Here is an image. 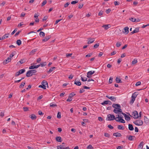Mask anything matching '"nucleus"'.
Instances as JSON below:
<instances>
[{"label":"nucleus","instance_id":"nucleus-51","mask_svg":"<svg viewBox=\"0 0 149 149\" xmlns=\"http://www.w3.org/2000/svg\"><path fill=\"white\" fill-rule=\"evenodd\" d=\"M39 16L38 13H37L35 14L34 15V17L36 18H38V16Z\"/></svg>","mask_w":149,"mask_h":149},{"label":"nucleus","instance_id":"nucleus-40","mask_svg":"<svg viewBox=\"0 0 149 149\" xmlns=\"http://www.w3.org/2000/svg\"><path fill=\"white\" fill-rule=\"evenodd\" d=\"M87 149H94V148L91 145H89L87 147Z\"/></svg>","mask_w":149,"mask_h":149},{"label":"nucleus","instance_id":"nucleus-49","mask_svg":"<svg viewBox=\"0 0 149 149\" xmlns=\"http://www.w3.org/2000/svg\"><path fill=\"white\" fill-rule=\"evenodd\" d=\"M40 35L43 37H44L45 36V33L42 31H40Z\"/></svg>","mask_w":149,"mask_h":149},{"label":"nucleus","instance_id":"nucleus-36","mask_svg":"<svg viewBox=\"0 0 149 149\" xmlns=\"http://www.w3.org/2000/svg\"><path fill=\"white\" fill-rule=\"evenodd\" d=\"M113 111L116 114L119 113L118 108H115Z\"/></svg>","mask_w":149,"mask_h":149},{"label":"nucleus","instance_id":"nucleus-56","mask_svg":"<svg viewBox=\"0 0 149 149\" xmlns=\"http://www.w3.org/2000/svg\"><path fill=\"white\" fill-rule=\"evenodd\" d=\"M111 10L110 9H108L106 11V12L107 14H108L110 13L111 11Z\"/></svg>","mask_w":149,"mask_h":149},{"label":"nucleus","instance_id":"nucleus-18","mask_svg":"<svg viewBox=\"0 0 149 149\" xmlns=\"http://www.w3.org/2000/svg\"><path fill=\"white\" fill-rule=\"evenodd\" d=\"M32 75L31 72L30 71V70H28L26 74V76L27 77H30Z\"/></svg>","mask_w":149,"mask_h":149},{"label":"nucleus","instance_id":"nucleus-63","mask_svg":"<svg viewBox=\"0 0 149 149\" xmlns=\"http://www.w3.org/2000/svg\"><path fill=\"white\" fill-rule=\"evenodd\" d=\"M72 55V53L67 54H66V56L67 57H68L69 56H71Z\"/></svg>","mask_w":149,"mask_h":149},{"label":"nucleus","instance_id":"nucleus-13","mask_svg":"<svg viewBox=\"0 0 149 149\" xmlns=\"http://www.w3.org/2000/svg\"><path fill=\"white\" fill-rule=\"evenodd\" d=\"M51 37L50 36H46L45 37L44 39H42V41L43 42H46L49 40Z\"/></svg>","mask_w":149,"mask_h":149},{"label":"nucleus","instance_id":"nucleus-43","mask_svg":"<svg viewBox=\"0 0 149 149\" xmlns=\"http://www.w3.org/2000/svg\"><path fill=\"white\" fill-rule=\"evenodd\" d=\"M137 63V61L136 59H134L132 62V64L134 65Z\"/></svg>","mask_w":149,"mask_h":149},{"label":"nucleus","instance_id":"nucleus-45","mask_svg":"<svg viewBox=\"0 0 149 149\" xmlns=\"http://www.w3.org/2000/svg\"><path fill=\"white\" fill-rule=\"evenodd\" d=\"M72 97H71L70 96H69L68 97V98L67 99L66 101L68 102L71 101L72 100Z\"/></svg>","mask_w":149,"mask_h":149},{"label":"nucleus","instance_id":"nucleus-21","mask_svg":"<svg viewBox=\"0 0 149 149\" xmlns=\"http://www.w3.org/2000/svg\"><path fill=\"white\" fill-rule=\"evenodd\" d=\"M112 107H113L116 108H118V107H120V106L119 104H113L112 105Z\"/></svg>","mask_w":149,"mask_h":149},{"label":"nucleus","instance_id":"nucleus-54","mask_svg":"<svg viewBox=\"0 0 149 149\" xmlns=\"http://www.w3.org/2000/svg\"><path fill=\"white\" fill-rule=\"evenodd\" d=\"M70 4V3L69 2H68L67 3L65 4L64 5V7L65 8L67 7L68 5Z\"/></svg>","mask_w":149,"mask_h":149},{"label":"nucleus","instance_id":"nucleus-60","mask_svg":"<svg viewBox=\"0 0 149 149\" xmlns=\"http://www.w3.org/2000/svg\"><path fill=\"white\" fill-rule=\"evenodd\" d=\"M92 55V54L90 53L88 54L86 56V57H90Z\"/></svg>","mask_w":149,"mask_h":149},{"label":"nucleus","instance_id":"nucleus-27","mask_svg":"<svg viewBox=\"0 0 149 149\" xmlns=\"http://www.w3.org/2000/svg\"><path fill=\"white\" fill-rule=\"evenodd\" d=\"M55 67H53L51 68L48 71V73H50L51 72L53 71L55 69Z\"/></svg>","mask_w":149,"mask_h":149},{"label":"nucleus","instance_id":"nucleus-62","mask_svg":"<svg viewBox=\"0 0 149 149\" xmlns=\"http://www.w3.org/2000/svg\"><path fill=\"white\" fill-rule=\"evenodd\" d=\"M141 84V82L140 81H138L136 82V84H135V85L136 86H139Z\"/></svg>","mask_w":149,"mask_h":149},{"label":"nucleus","instance_id":"nucleus-28","mask_svg":"<svg viewBox=\"0 0 149 149\" xmlns=\"http://www.w3.org/2000/svg\"><path fill=\"white\" fill-rule=\"evenodd\" d=\"M41 84H43L45 86H46V85L48 86V83L46 81L43 80L42 81Z\"/></svg>","mask_w":149,"mask_h":149},{"label":"nucleus","instance_id":"nucleus-58","mask_svg":"<svg viewBox=\"0 0 149 149\" xmlns=\"http://www.w3.org/2000/svg\"><path fill=\"white\" fill-rule=\"evenodd\" d=\"M87 78H85L84 79L83 77H81V80L83 81H87Z\"/></svg>","mask_w":149,"mask_h":149},{"label":"nucleus","instance_id":"nucleus-55","mask_svg":"<svg viewBox=\"0 0 149 149\" xmlns=\"http://www.w3.org/2000/svg\"><path fill=\"white\" fill-rule=\"evenodd\" d=\"M78 2V1H72L71 3V4H74L76 3H77Z\"/></svg>","mask_w":149,"mask_h":149},{"label":"nucleus","instance_id":"nucleus-59","mask_svg":"<svg viewBox=\"0 0 149 149\" xmlns=\"http://www.w3.org/2000/svg\"><path fill=\"white\" fill-rule=\"evenodd\" d=\"M107 127L108 128L111 129H112L113 128V127L112 126V125H109L107 126Z\"/></svg>","mask_w":149,"mask_h":149},{"label":"nucleus","instance_id":"nucleus-37","mask_svg":"<svg viewBox=\"0 0 149 149\" xmlns=\"http://www.w3.org/2000/svg\"><path fill=\"white\" fill-rule=\"evenodd\" d=\"M137 95L136 94V93L135 92L132 95V98H134L135 99L136 98L137 96Z\"/></svg>","mask_w":149,"mask_h":149},{"label":"nucleus","instance_id":"nucleus-20","mask_svg":"<svg viewBox=\"0 0 149 149\" xmlns=\"http://www.w3.org/2000/svg\"><path fill=\"white\" fill-rule=\"evenodd\" d=\"M128 128L130 131H132L134 129L132 125L130 124H128Z\"/></svg>","mask_w":149,"mask_h":149},{"label":"nucleus","instance_id":"nucleus-29","mask_svg":"<svg viewBox=\"0 0 149 149\" xmlns=\"http://www.w3.org/2000/svg\"><path fill=\"white\" fill-rule=\"evenodd\" d=\"M121 44H122V43H121V42H116V47H119L120 46H121Z\"/></svg>","mask_w":149,"mask_h":149},{"label":"nucleus","instance_id":"nucleus-31","mask_svg":"<svg viewBox=\"0 0 149 149\" xmlns=\"http://www.w3.org/2000/svg\"><path fill=\"white\" fill-rule=\"evenodd\" d=\"M57 106V105L54 102H52L50 104V107H56Z\"/></svg>","mask_w":149,"mask_h":149},{"label":"nucleus","instance_id":"nucleus-41","mask_svg":"<svg viewBox=\"0 0 149 149\" xmlns=\"http://www.w3.org/2000/svg\"><path fill=\"white\" fill-rule=\"evenodd\" d=\"M15 53V52H12L11 54H10L9 57L10 58L13 57L14 56Z\"/></svg>","mask_w":149,"mask_h":149},{"label":"nucleus","instance_id":"nucleus-8","mask_svg":"<svg viewBox=\"0 0 149 149\" xmlns=\"http://www.w3.org/2000/svg\"><path fill=\"white\" fill-rule=\"evenodd\" d=\"M122 114L124 116L126 120L128 121L130 120V118L128 115L123 113H122Z\"/></svg>","mask_w":149,"mask_h":149},{"label":"nucleus","instance_id":"nucleus-17","mask_svg":"<svg viewBox=\"0 0 149 149\" xmlns=\"http://www.w3.org/2000/svg\"><path fill=\"white\" fill-rule=\"evenodd\" d=\"M102 27L104 28L105 29L107 30L111 27V26L110 24H109L103 25Z\"/></svg>","mask_w":149,"mask_h":149},{"label":"nucleus","instance_id":"nucleus-4","mask_svg":"<svg viewBox=\"0 0 149 149\" xmlns=\"http://www.w3.org/2000/svg\"><path fill=\"white\" fill-rule=\"evenodd\" d=\"M25 71V70L24 69H22L19 70V71L17 72L15 74L16 77H17L20 74H22Z\"/></svg>","mask_w":149,"mask_h":149},{"label":"nucleus","instance_id":"nucleus-6","mask_svg":"<svg viewBox=\"0 0 149 149\" xmlns=\"http://www.w3.org/2000/svg\"><path fill=\"white\" fill-rule=\"evenodd\" d=\"M106 97L113 101H115L116 100V98L114 96H109L108 95L106 96Z\"/></svg>","mask_w":149,"mask_h":149},{"label":"nucleus","instance_id":"nucleus-42","mask_svg":"<svg viewBox=\"0 0 149 149\" xmlns=\"http://www.w3.org/2000/svg\"><path fill=\"white\" fill-rule=\"evenodd\" d=\"M25 84V82H22L21 84L19 85V87L20 88H22L24 86Z\"/></svg>","mask_w":149,"mask_h":149},{"label":"nucleus","instance_id":"nucleus-38","mask_svg":"<svg viewBox=\"0 0 149 149\" xmlns=\"http://www.w3.org/2000/svg\"><path fill=\"white\" fill-rule=\"evenodd\" d=\"M129 20L133 22H135L136 21V19L133 17H131L129 18Z\"/></svg>","mask_w":149,"mask_h":149},{"label":"nucleus","instance_id":"nucleus-47","mask_svg":"<svg viewBox=\"0 0 149 149\" xmlns=\"http://www.w3.org/2000/svg\"><path fill=\"white\" fill-rule=\"evenodd\" d=\"M30 71L31 72L32 75L37 72V71L36 70H30Z\"/></svg>","mask_w":149,"mask_h":149},{"label":"nucleus","instance_id":"nucleus-1","mask_svg":"<svg viewBox=\"0 0 149 149\" xmlns=\"http://www.w3.org/2000/svg\"><path fill=\"white\" fill-rule=\"evenodd\" d=\"M106 120H115V116L113 115L109 114L107 116Z\"/></svg>","mask_w":149,"mask_h":149},{"label":"nucleus","instance_id":"nucleus-15","mask_svg":"<svg viewBox=\"0 0 149 149\" xmlns=\"http://www.w3.org/2000/svg\"><path fill=\"white\" fill-rule=\"evenodd\" d=\"M129 28L128 27H126L124 28V31L123 32L124 33H126V34L128 33H129Z\"/></svg>","mask_w":149,"mask_h":149},{"label":"nucleus","instance_id":"nucleus-19","mask_svg":"<svg viewBox=\"0 0 149 149\" xmlns=\"http://www.w3.org/2000/svg\"><path fill=\"white\" fill-rule=\"evenodd\" d=\"M30 118L32 120H34L36 118V116L34 114H32L30 116Z\"/></svg>","mask_w":149,"mask_h":149},{"label":"nucleus","instance_id":"nucleus-23","mask_svg":"<svg viewBox=\"0 0 149 149\" xmlns=\"http://www.w3.org/2000/svg\"><path fill=\"white\" fill-rule=\"evenodd\" d=\"M37 51V49H35L32 50L29 53L30 55H33L35 54V52Z\"/></svg>","mask_w":149,"mask_h":149},{"label":"nucleus","instance_id":"nucleus-44","mask_svg":"<svg viewBox=\"0 0 149 149\" xmlns=\"http://www.w3.org/2000/svg\"><path fill=\"white\" fill-rule=\"evenodd\" d=\"M144 122L146 123H148L149 122V119L146 117L144 116Z\"/></svg>","mask_w":149,"mask_h":149},{"label":"nucleus","instance_id":"nucleus-16","mask_svg":"<svg viewBox=\"0 0 149 149\" xmlns=\"http://www.w3.org/2000/svg\"><path fill=\"white\" fill-rule=\"evenodd\" d=\"M139 28H135V29L133 30V31L131 32V33L132 34H133L134 33H137L139 32Z\"/></svg>","mask_w":149,"mask_h":149},{"label":"nucleus","instance_id":"nucleus-46","mask_svg":"<svg viewBox=\"0 0 149 149\" xmlns=\"http://www.w3.org/2000/svg\"><path fill=\"white\" fill-rule=\"evenodd\" d=\"M25 62V60L24 59H21L19 62L21 64H22Z\"/></svg>","mask_w":149,"mask_h":149},{"label":"nucleus","instance_id":"nucleus-30","mask_svg":"<svg viewBox=\"0 0 149 149\" xmlns=\"http://www.w3.org/2000/svg\"><path fill=\"white\" fill-rule=\"evenodd\" d=\"M57 149H64V148L63 147V146L62 145L57 146Z\"/></svg>","mask_w":149,"mask_h":149},{"label":"nucleus","instance_id":"nucleus-52","mask_svg":"<svg viewBox=\"0 0 149 149\" xmlns=\"http://www.w3.org/2000/svg\"><path fill=\"white\" fill-rule=\"evenodd\" d=\"M104 136L106 137H107L108 138H109L110 137V134L108 133H104Z\"/></svg>","mask_w":149,"mask_h":149},{"label":"nucleus","instance_id":"nucleus-24","mask_svg":"<svg viewBox=\"0 0 149 149\" xmlns=\"http://www.w3.org/2000/svg\"><path fill=\"white\" fill-rule=\"evenodd\" d=\"M135 137L134 136H133L130 135L129 137L128 138V140L130 141H133L134 140V138Z\"/></svg>","mask_w":149,"mask_h":149},{"label":"nucleus","instance_id":"nucleus-64","mask_svg":"<svg viewBox=\"0 0 149 149\" xmlns=\"http://www.w3.org/2000/svg\"><path fill=\"white\" fill-rule=\"evenodd\" d=\"M98 120L100 121H102L103 120V119L101 117H99L98 118Z\"/></svg>","mask_w":149,"mask_h":149},{"label":"nucleus","instance_id":"nucleus-11","mask_svg":"<svg viewBox=\"0 0 149 149\" xmlns=\"http://www.w3.org/2000/svg\"><path fill=\"white\" fill-rule=\"evenodd\" d=\"M113 135L116 137H119L121 136V134L119 132L114 133L113 134Z\"/></svg>","mask_w":149,"mask_h":149},{"label":"nucleus","instance_id":"nucleus-34","mask_svg":"<svg viewBox=\"0 0 149 149\" xmlns=\"http://www.w3.org/2000/svg\"><path fill=\"white\" fill-rule=\"evenodd\" d=\"M47 64V63L46 62H44L43 63H40V64H39V65H40V66H41V67H44Z\"/></svg>","mask_w":149,"mask_h":149},{"label":"nucleus","instance_id":"nucleus-57","mask_svg":"<svg viewBox=\"0 0 149 149\" xmlns=\"http://www.w3.org/2000/svg\"><path fill=\"white\" fill-rule=\"evenodd\" d=\"M114 3L115 6L118 5L120 4V2L117 1H115L114 2Z\"/></svg>","mask_w":149,"mask_h":149},{"label":"nucleus","instance_id":"nucleus-12","mask_svg":"<svg viewBox=\"0 0 149 149\" xmlns=\"http://www.w3.org/2000/svg\"><path fill=\"white\" fill-rule=\"evenodd\" d=\"M116 121L124 123L125 122V120L122 118V117H120V118L116 120Z\"/></svg>","mask_w":149,"mask_h":149},{"label":"nucleus","instance_id":"nucleus-14","mask_svg":"<svg viewBox=\"0 0 149 149\" xmlns=\"http://www.w3.org/2000/svg\"><path fill=\"white\" fill-rule=\"evenodd\" d=\"M11 59L9 58L8 57V58L4 60V64H6L8 63L9 62L11 61Z\"/></svg>","mask_w":149,"mask_h":149},{"label":"nucleus","instance_id":"nucleus-50","mask_svg":"<svg viewBox=\"0 0 149 149\" xmlns=\"http://www.w3.org/2000/svg\"><path fill=\"white\" fill-rule=\"evenodd\" d=\"M99 43H97L94 45V47L95 48H97L99 47Z\"/></svg>","mask_w":149,"mask_h":149},{"label":"nucleus","instance_id":"nucleus-3","mask_svg":"<svg viewBox=\"0 0 149 149\" xmlns=\"http://www.w3.org/2000/svg\"><path fill=\"white\" fill-rule=\"evenodd\" d=\"M141 112L139 113L140 116H139L137 111H134V112H133L132 114L134 118H138L139 117H141Z\"/></svg>","mask_w":149,"mask_h":149},{"label":"nucleus","instance_id":"nucleus-33","mask_svg":"<svg viewBox=\"0 0 149 149\" xmlns=\"http://www.w3.org/2000/svg\"><path fill=\"white\" fill-rule=\"evenodd\" d=\"M17 44L19 46L22 43V41L20 40H18L16 42Z\"/></svg>","mask_w":149,"mask_h":149},{"label":"nucleus","instance_id":"nucleus-22","mask_svg":"<svg viewBox=\"0 0 149 149\" xmlns=\"http://www.w3.org/2000/svg\"><path fill=\"white\" fill-rule=\"evenodd\" d=\"M56 140L57 141L60 142L62 141L61 138L60 136L56 137Z\"/></svg>","mask_w":149,"mask_h":149},{"label":"nucleus","instance_id":"nucleus-25","mask_svg":"<svg viewBox=\"0 0 149 149\" xmlns=\"http://www.w3.org/2000/svg\"><path fill=\"white\" fill-rule=\"evenodd\" d=\"M118 130H123L125 129L124 127L122 125H118L117 127Z\"/></svg>","mask_w":149,"mask_h":149},{"label":"nucleus","instance_id":"nucleus-53","mask_svg":"<svg viewBox=\"0 0 149 149\" xmlns=\"http://www.w3.org/2000/svg\"><path fill=\"white\" fill-rule=\"evenodd\" d=\"M84 89V88L83 87V88L80 89V91H79V93H83V92H84L85 91Z\"/></svg>","mask_w":149,"mask_h":149},{"label":"nucleus","instance_id":"nucleus-2","mask_svg":"<svg viewBox=\"0 0 149 149\" xmlns=\"http://www.w3.org/2000/svg\"><path fill=\"white\" fill-rule=\"evenodd\" d=\"M133 123L135 125L138 126L142 125L143 124V122L141 120H136L134 121Z\"/></svg>","mask_w":149,"mask_h":149},{"label":"nucleus","instance_id":"nucleus-7","mask_svg":"<svg viewBox=\"0 0 149 149\" xmlns=\"http://www.w3.org/2000/svg\"><path fill=\"white\" fill-rule=\"evenodd\" d=\"M95 72V71H90L88 72L87 73V77L88 78H90L91 77L90 76L93 74Z\"/></svg>","mask_w":149,"mask_h":149},{"label":"nucleus","instance_id":"nucleus-61","mask_svg":"<svg viewBox=\"0 0 149 149\" xmlns=\"http://www.w3.org/2000/svg\"><path fill=\"white\" fill-rule=\"evenodd\" d=\"M38 114L40 115H43L44 114V113H42L41 111H38Z\"/></svg>","mask_w":149,"mask_h":149},{"label":"nucleus","instance_id":"nucleus-9","mask_svg":"<svg viewBox=\"0 0 149 149\" xmlns=\"http://www.w3.org/2000/svg\"><path fill=\"white\" fill-rule=\"evenodd\" d=\"M88 44L92 43L95 41V39L94 38H88Z\"/></svg>","mask_w":149,"mask_h":149},{"label":"nucleus","instance_id":"nucleus-10","mask_svg":"<svg viewBox=\"0 0 149 149\" xmlns=\"http://www.w3.org/2000/svg\"><path fill=\"white\" fill-rule=\"evenodd\" d=\"M74 84L78 86H80L81 85V83L79 80H78L77 79L75 80Z\"/></svg>","mask_w":149,"mask_h":149},{"label":"nucleus","instance_id":"nucleus-35","mask_svg":"<svg viewBox=\"0 0 149 149\" xmlns=\"http://www.w3.org/2000/svg\"><path fill=\"white\" fill-rule=\"evenodd\" d=\"M39 88H42L44 89H46V86H45L43 84H42L39 85L38 86Z\"/></svg>","mask_w":149,"mask_h":149},{"label":"nucleus","instance_id":"nucleus-39","mask_svg":"<svg viewBox=\"0 0 149 149\" xmlns=\"http://www.w3.org/2000/svg\"><path fill=\"white\" fill-rule=\"evenodd\" d=\"M120 117H121V116H120L119 115H116V117H115V120L116 121V120L120 118Z\"/></svg>","mask_w":149,"mask_h":149},{"label":"nucleus","instance_id":"nucleus-26","mask_svg":"<svg viewBox=\"0 0 149 149\" xmlns=\"http://www.w3.org/2000/svg\"><path fill=\"white\" fill-rule=\"evenodd\" d=\"M10 34L9 33H8L7 34H5L2 37V39H4L6 38H8V36Z\"/></svg>","mask_w":149,"mask_h":149},{"label":"nucleus","instance_id":"nucleus-32","mask_svg":"<svg viewBox=\"0 0 149 149\" xmlns=\"http://www.w3.org/2000/svg\"><path fill=\"white\" fill-rule=\"evenodd\" d=\"M116 82L118 83L121 82L120 79L119 78H118V77H116Z\"/></svg>","mask_w":149,"mask_h":149},{"label":"nucleus","instance_id":"nucleus-48","mask_svg":"<svg viewBox=\"0 0 149 149\" xmlns=\"http://www.w3.org/2000/svg\"><path fill=\"white\" fill-rule=\"evenodd\" d=\"M57 117L58 118H61V113L60 112H58L57 116Z\"/></svg>","mask_w":149,"mask_h":149},{"label":"nucleus","instance_id":"nucleus-5","mask_svg":"<svg viewBox=\"0 0 149 149\" xmlns=\"http://www.w3.org/2000/svg\"><path fill=\"white\" fill-rule=\"evenodd\" d=\"M101 104L102 105H104L105 104H109L111 105V102L109 100H105Z\"/></svg>","mask_w":149,"mask_h":149}]
</instances>
